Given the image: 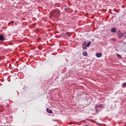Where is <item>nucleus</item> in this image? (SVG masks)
<instances>
[{
  "label": "nucleus",
  "mask_w": 126,
  "mask_h": 126,
  "mask_svg": "<svg viewBox=\"0 0 126 126\" xmlns=\"http://www.w3.org/2000/svg\"><path fill=\"white\" fill-rule=\"evenodd\" d=\"M60 14H61V11L58 9H55L53 12V16L55 18L59 17Z\"/></svg>",
  "instance_id": "nucleus-1"
},
{
  "label": "nucleus",
  "mask_w": 126,
  "mask_h": 126,
  "mask_svg": "<svg viewBox=\"0 0 126 126\" xmlns=\"http://www.w3.org/2000/svg\"><path fill=\"white\" fill-rule=\"evenodd\" d=\"M118 38H122V37H125L126 38V32L124 33L119 32L118 33Z\"/></svg>",
  "instance_id": "nucleus-2"
},
{
  "label": "nucleus",
  "mask_w": 126,
  "mask_h": 126,
  "mask_svg": "<svg viewBox=\"0 0 126 126\" xmlns=\"http://www.w3.org/2000/svg\"><path fill=\"white\" fill-rule=\"evenodd\" d=\"M5 38L2 34L0 35V41H4Z\"/></svg>",
  "instance_id": "nucleus-3"
},
{
  "label": "nucleus",
  "mask_w": 126,
  "mask_h": 126,
  "mask_svg": "<svg viewBox=\"0 0 126 126\" xmlns=\"http://www.w3.org/2000/svg\"><path fill=\"white\" fill-rule=\"evenodd\" d=\"M96 57L97 58H101V57H102V53H96Z\"/></svg>",
  "instance_id": "nucleus-4"
},
{
  "label": "nucleus",
  "mask_w": 126,
  "mask_h": 126,
  "mask_svg": "<svg viewBox=\"0 0 126 126\" xmlns=\"http://www.w3.org/2000/svg\"><path fill=\"white\" fill-rule=\"evenodd\" d=\"M82 46H83V49H86V48H87V45L86 42H85L84 43H83Z\"/></svg>",
  "instance_id": "nucleus-5"
},
{
  "label": "nucleus",
  "mask_w": 126,
  "mask_h": 126,
  "mask_svg": "<svg viewBox=\"0 0 126 126\" xmlns=\"http://www.w3.org/2000/svg\"><path fill=\"white\" fill-rule=\"evenodd\" d=\"M47 112L50 114L53 113V111H52L50 108H47Z\"/></svg>",
  "instance_id": "nucleus-6"
},
{
  "label": "nucleus",
  "mask_w": 126,
  "mask_h": 126,
  "mask_svg": "<svg viewBox=\"0 0 126 126\" xmlns=\"http://www.w3.org/2000/svg\"><path fill=\"white\" fill-rule=\"evenodd\" d=\"M116 30L115 28H112L111 29V32H113V33H115L116 32Z\"/></svg>",
  "instance_id": "nucleus-7"
},
{
  "label": "nucleus",
  "mask_w": 126,
  "mask_h": 126,
  "mask_svg": "<svg viewBox=\"0 0 126 126\" xmlns=\"http://www.w3.org/2000/svg\"><path fill=\"white\" fill-rule=\"evenodd\" d=\"M83 56H85V57H86V56H87V55H88L87 52H84L83 53Z\"/></svg>",
  "instance_id": "nucleus-8"
},
{
  "label": "nucleus",
  "mask_w": 126,
  "mask_h": 126,
  "mask_svg": "<svg viewBox=\"0 0 126 126\" xmlns=\"http://www.w3.org/2000/svg\"><path fill=\"white\" fill-rule=\"evenodd\" d=\"M122 87H126V82L123 83L122 85Z\"/></svg>",
  "instance_id": "nucleus-9"
},
{
  "label": "nucleus",
  "mask_w": 126,
  "mask_h": 126,
  "mask_svg": "<svg viewBox=\"0 0 126 126\" xmlns=\"http://www.w3.org/2000/svg\"><path fill=\"white\" fill-rule=\"evenodd\" d=\"M90 44H91V42L88 43L87 44V47H89V46H90Z\"/></svg>",
  "instance_id": "nucleus-10"
},
{
  "label": "nucleus",
  "mask_w": 126,
  "mask_h": 126,
  "mask_svg": "<svg viewBox=\"0 0 126 126\" xmlns=\"http://www.w3.org/2000/svg\"><path fill=\"white\" fill-rule=\"evenodd\" d=\"M117 56L118 58H121V55L120 54H117Z\"/></svg>",
  "instance_id": "nucleus-11"
},
{
  "label": "nucleus",
  "mask_w": 126,
  "mask_h": 126,
  "mask_svg": "<svg viewBox=\"0 0 126 126\" xmlns=\"http://www.w3.org/2000/svg\"><path fill=\"white\" fill-rule=\"evenodd\" d=\"M102 106L100 104L99 106H98V108H102Z\"/></svg>",
  "instance_id": "nucleus-12"
},
{
  "label": "nucleus",
  "mask_w": 126,
  "mask_h": 126,
  "mask_svg": "<svg viewBox=\"0 0 126 126\" xmlns=\"http://www.w3.org/2000/svg\"><path fill=\"white\" fill-rule=\"evenodd\" d=\"M97 108H98V106L97 105H95V108L97 109Z\"/></svg>",
  "instance_id": "nucleus-13"
},
{
  "label": "nucleus",
  "mask_w": 126,
  "mask_h": 126,
  "mask_svg": "<svg viewBox=\"0 0 126 126\" xmlns=\"http://www.w3.org/2000/svg\"><path fill=\"white\" fill-rule=\"evenodd\" d=\"M8 106H9V105L8 104V105H7V106L8 107Z\"/></svg>",
  "instance_id": "nucleus-14"
},
{
  "label": "nucleus",
  "mask_w": 126,
  "mask_h": 126,
  "mask_svg": "<svg viewBox=\"0 0 126 126\" xmlns=\"http://www.w3.org/2000/svg\"><path fill=\"white\" fill-rule=\"evenodd\" d=\"M15 25H17V24L15 23Z\"/></svg>",
  "instance_id": "nucleus-15"
},
{
  "label": "nucleus",
  "mask_w": 126,
  "mask_h": 126,
  "mask_svg": "<svg viewBox=\"0 0 126 126\" xmlns=\"http://www.w3.org/2000/svg\"><path fill=\"white\" fill-rule=\"evenodd\" d=\"M11 22H13L11 21Z\"/></svg>",
  "instance_id": "nucleus-16"
},
{
  "label": "nucleus",
  "mask_w": 126,
  "mask_h": 126,
  "mask_svg": "<svg viewBox=\"0 0 126 126\" xmlns=\"http://www.w3.org/2000/svg\"><path fill=\"white\" fill-rule=\"evenodd\" d=\"M125 35H126V33L125 34Z\"/></svg>",
  "instance_id": "nucleus-17"
}]
</instances>
